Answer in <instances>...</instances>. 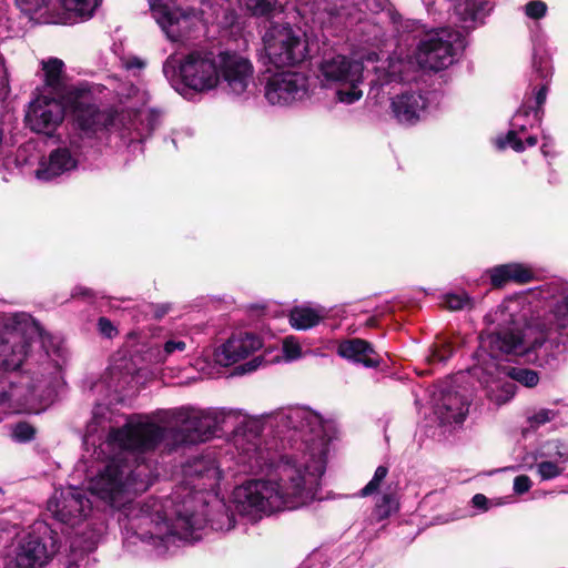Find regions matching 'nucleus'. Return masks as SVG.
Segmentation results:
<instances>
[{"label": "nucleus", "instance_id": "nucleus-1", "mask_svg": "<svg viewBox=\"0 0 568 568\" xmlns=\"http://www.w3.org/2000/svg\"><path fill=\"white\" fill-rule=\"evenodd\" d=\"M115 425L118 422L108 407L94 408L83 440L94 445L98 433H106L94 452L106 463L90 477V493L106 506L123 508L124 518L119 521L126 534L132 531L158 555L165 554L178 541L199 540L207 523V495L221 479L214 457L206 455L184 464L180 484L164 501L150 498L131 503L133 495L145 491L152 483L150 467L139 462L138 454L154 449L163 434L148 418L130 417L123 426Z\"/></svg>", "mask_w": 568, "mask_h": 568}, {"label": "nucleus", "instance_id": "nucleus-2", "mask_svg": "<svg viewBox=\"0 0 568 568\" xmlns=\"http://www.w3.org/2000/svg\"><path fill=\"white\" fill-rule=\"evenodd\" d=\"M265 423L278 433L294 430L298 439L290 452L270 448V457L255 444L243 450L242 462L252 471L267 469L264 477L246 480L233 491L235 510L251 521L316 499L336 436L335 425L307 407L280 408L265 415Z\"/></svg>", "mask_w": 568, "mask_h": 568}, {"label": "nucleus", "instance_id": "nucleus-3", "mask_svg": "<svg viewBox=\"0 0 568 568\" xmlns=\"http://www.w3.org/2000/svg\"><path fill=\"white\" fill-rule=\"evenodd\" d=\"M38 346L43 349L40 366L31 373L3 376L0 379V412L40 413L52 400L62 366L68 359L63 341L47 333L27 313H13L0 327V366L19 368Z\"/></svg>", "mask_w": 568, "mask_h": 568}, {"label": "nucleus", "instance_id": "nucleus-4", "mask_svg": "<svg viewBox=\"0 0 568 568\" xmlns=\"http://www.w3.org/2000/svg\"><path fill=\"white\" fill-rule=\"evenodd\" d=\"M518 311L519 302L506 298L485 315L486 331L480 335L477 362L483 359L484 354L500 353L526 355L538 366L550 365L555 358L542 349L545 333L530 325L521 327Z\"/></svg>", "mask_w": 568, "mask_h": 568}, {"label": "nucleus", "instance_id": "nucleus-5", "mask_svg": "<svg viewBox=\"0 0 568 568\" xmlns=\"http://www.w3.org/2000/svg\"><path fill=\"white\" fill-rule=\"evenodd\" d=\"M135 418H148L163 434L158 445L164 443L170 449L184 444L205 442L217 432L213 407L181 406L159 410L154 414V419L149 416Z\"/></svg>", "mask_w": 568, "mask_h": 568}, {"label": "nucleus", "instance_id": "nucleus-6", "mask_svg": "<svg viewBox=\"0 0 568 568\" xmlns=\"http://www.w3.org/2000/svg\"><path fill=\"white\" fill-rule=\"evenodd\" d=\"M59 537L48 525L38 523L18 532L6 547V562L12 568H43L59 551Z\"/></svg>", "mask_w": 568, "mask_h": 568}, {"label": "nucleus", "instance_id": "nucleus-7", "mask_svg": "<svg viewBox=\"0 0 568 568\" xmlns=\"http://www.w3.org/2000/svg\"><path fill=\"white\" fill-rule=\"evenodd\" d=\"M317 80L325 88L336 89V100L353 104L362 99L364 67L361 61L343 54L324 55L317 64Z\"/></svg>", "mask_w": 568, "mask_h": 568}, {"label": "nucleus", "instance_id": "nucleus-8", "mask_svg": "<svg viewBox=\"0 0 568 568\" xmlns=\"http://www.w3.org/2000/svg\"><path fill=\"white\" fill-rule=\"evenodd\" d=\"M466 47V38L460 31L442 28L424 36L415 50L419 69L440 71L452 65Z\"/></svg>", "mask_w": 568, "mask_h": 568}, {"label": "nucleus", "instance_id": "nucleus-9", "mask_svg": "<svg viewBox=\"0 0 568 568\" xmlns=\"http://www.w3.org/2000/svg\"><path fill=\"white\" fill-rule=\"evenodd\" d=\"M263 51L267 63L275 68L293 67L308 54L305 34L288 24H273L263 36Z\"/></svg>", "mask_w": 568, "mask_h": 568}, {"label": "nucleus", "instance_id": "nucleus-10", "mask_svg": "<svg viewBox=\"0 0 568 568\" xmlns=\"http://www.w3.org/2000/svg\"><path fill=\"white\" fill-rule=\"evenodd\" d=\"M109 89L112 90L122 105L118 110L122 123L130 126L135 140L141 142L154 129L155 118L150 111H141L140 108L148 102L145 91L139 89L131 82L118 78L109 80Z\"/></svg>", "mask_w": 568, "mask_h": 568}, {"label": "nucleus", "instance_id": "nucleus-11", "mask_svg": "<svg viewBox=\"0 0 568 568\" xmlns=\"http://www.w3.org/2000/svg\"><path fill=\"white\" fill-rule=\"evenodd\" d=\"M314 88V82L306 72L277 71L265 77L263 94L271 105L293 106L308 100Z\"/></svg>", "mask_w": 568, "mask_h": 568}, {"label": "nucleus", "instance_id": "nucleus-12", "mask_svg": "<svg viewBox=\"0 0 568 568\" xmlns=\"http://www.w3.org/2000/svg\"><path fill=\"white\" fill-rule=\"evenodd\" d=\"M72 116L79 129L85 134H95L105 130L110 133H118L129 143L136 141L130 126L122 123L118 110H100L89 102L88 97H81L75 101Z\"/></svg>", "mask_w": 568, "mask_h": 568}, {"label": "nucleus", "instance_id": "nucleus-13", "mask_svg": "<svg viewBox=\"0 0 568 568\" xmlns=\"http://www.w3.org/2000/svg\"><path fill=\"white\" fill-rule=\"evenodd\" d=\"M220 52L200 49L187 53L180 64L183 82L197 92H206L220 87Z\"/></svg>", "mask_w": 568, "mask_h": 568}, {"label": "nucleus", "instance_id": "nucleus-14", "mask_svg": "<svg viewBox=\"0 0 568 568\" xmlns=\"http://www.w3.org/2000/svg\"><path fill=\"white\" fill-rule=\"evenodd\" d=\"M255 69L252 61L232 51H220V87L229 94L247 98L254 90Z\"/></svg>", "mask_w": 568, "mask_h": 568}, {"label": "nucleus", "instance_id": "nucleus-15", "mask_svg": "<svg viewBox=\"0 0 568 568\" xmlns=\"http://www.w3.org/2000/svg\"><path fill=\"white\" fill-rule=\"evenodd\" d=\"M504 354H484L471 368V374L486 387L501 383L505 377L523 384L526 387H534L539 382L538 374L528 368L514 367L501 363L500 356Z\"/></svg>", "mask_w": 568, "mask_h": 568}, {"label": "nucleus", "instance_id": "nucleus-16", "mask_svg": "<svg viewBox=\"0 0 568 568\" xmlns=\"http://www.w3.org/2000/svg\"><path fill=\"white\" fill-rule=\"evenodd\" d=\"M47 508L57 520L74 527L88 518L92 511V504L82 489L68 487L55 490Z\"/></svg>", "mask_w": 568, "mask_h": 568}, {"label": "nucleus", "instance_id": "nucleus-17", "mask_svg": "<svg viewBox=\"0 0 568 568\" xmlns=\"http://www.w3.org/2000/svg\"><path fill=\"white\" fill-rule=\"evenodd\" d=\"M60 98L41 92L30 102L26 122L32 131L51 135L58 129L64 119V108Z\"/></svg>", "mask_w": 568, "mask_h": 568}, {"label": "nucleus", "instance_id": "nucleus-18", "mask_svg": "<svg viewBox=\"0 0 568 568\" xmlns=\"http://www.w3.org/2000/svg\"><path fill=\"white\" fill-rule=\"evenodd\" d=\"M81 155L80 145L72 140L69 145L58 146L47 158H42L34 171V176L41 182H50L69 174L77 170Z\"/></svg>", "mask_w": 568, "mask_h": 568}, {"label": "nucleus", "instance_id": "nucleus-19", "mask_svg": "<svg viewBox=\"0 0 568 568\" xmlns=\"http://www.w3.org/2000/svg\"><path fill=\"white\" fill-rule=\"evenodd\" d=\"M261 347L262 341L258 336L247 332H237L214 351V359L222 366H230L246 358Z\"/></svg>", "mask_w": 568, "mask_h": 568}, {"label": "nucleus", "instance_id": "nucleus-20", "mask_svg": "<svg viewBox=\"0 0 568 568\" xmlns=\"http://www.w3.org/2000/svg\"><path fill=\"white\" fill-rule=\"evenodd\" d=\"M392 112L403 124H415L428 113V98L418 91H407L392 99Z\"/></svg>", "mask_w": 568, "mask_h": 568}, {"label": "nucleus", "instance_id": "nucleus-21", "mask_svg": "<svg viewBox=\"0 0 568 568\" xmlns=\"http://www.w3.org/2000/svg\"><path fill=\"white\" fill-rule=\"evenodd\" d=\"M166 38L171 41H180L196 30L202 22L201 16L195 11L184 12L174 9L164 14L163 19H155Z\"/></svg>", "mask_w": 568, "mask_h": 568}, {"label": "nucleus", "instance_id": "nucleus-22", "mask_svg": "<svg viewBox=\"0 0 568 568\" xmlns=\"http://www.w3.org/2000/svg\"><path fill=\"white\" fill-rule=\"evenodd\" d=\"M434 413L442 424L462 423L468 413V399L456 390L443 389L435 402Z\"/></svg>", "mask_w": 568, "mask_h": 568}, {"label": "nucleus", "instance_id": "nucleus-23", "mask_svg": "<svg viewBox=\"0 0 568 568\" xmlns=\"http://www.w3.org/2000/svg\"><path fill=\"white\" fill-rule=\"evenodd\" d=\"M491 6L486 0H457L454 4L455 21L465 30L483 23Z\"/></svg>", "mask_w": 568, "mask_h": 568}, {"label": "nucleus", "instance_id": "nucleus-24", "mask_svg": "<svg viewBox=\"0 0 568 568\" xmlns=\"http://www.w3.org/2000/svg\"><path fill=\"white\" fill-rule=\"evenodd\" d=\"M337 354L347 361L362 364L365 367H377L381 363L379 356L371 344L361 338L342 341L338 344Z\"/></svg>", "mask_w": 568, "mask_h": 568}, {"label": "nucleus", "instance_id": "nucleus-25", "mask_svg": "<svg viewBox=\"0 0 568 568\" xmlns=\"http://www.w3.org/2000/svg\"><path fill=\"white\" fill-rule=\"evenodd\" d=\"M99 0H59L60 10L53 8V14L59 21L51 24H72L79 19L92 17Z\"/></svg>", "mask_w": 568, "mask_h": 568}, {"label": "nucleus", "instance_id": "nucleus-26", "mask_svg": "<svg viewBox=\"0 0 568 568\" xmlns=\"http://www.w3.org/2000/svg\"><path fill=\"white\" fill-rule=\"evenodd\" d=\"M529 109L521 108L515 114L511 122V130L507 133L505 139L497 140V146L499 149L506 148V145H510L516 152H523L525 150L524 142L520 138V134L526 132L528 128H532L534 124H539L541 121V115L539 114V110L534 111V121L527 122L526 118L529 115Z\"/></svg>", "mask_w": 568, "mask_h": 568}, {"label": "nucleus", "instance_id": "nucleus-27", "mask_svg": "<svg viewBox=\"0 0 568 568\" xmlns=\"http://www.w3.org/2000/svg\"><path fill=\"white\" fill-rule=\"evenodd\" d=\"M487 273L494 287H503L509 282L525 284L534 277L532 270L520 263L497 265L489 268Z\"/></svg>", "mask_w": 568, "mask_h": 568}, {"label": "nucleus", "instance_id": "nucleus-28", "mask_svg": "<svg viewBox=\"0 0 568 568\" xmlns=\"http://www.w3.org/2000/svg\"><path fill=\"white\" fill-rule=\"evenodd\" d=\"M418 69L415 54L413 57L402 58L400 54H393L387 60V67H378L377 72H382L379 80L383 83L393 81L408 80L412 72Z\"/></svg>", "mask_w": 568, "mask_h": 568}, {"label": "nucleus", "instance_id": "nucleus-29", "mask_svg": "<svg viewBox=\"0 0 568 568\" xmlns=\"http://www.w3.org/2000/svg\"><path fill=\"white\" fill-rule=\"evenodd\" d=\"M18 9L30 21L40 24H51L59 21L53 14V8L50 0H14Z\"/></svg>", "mask_w": 568, "mask_h": 568}, {"label": "nucleus", "instance_id": "nucleus-30", "mask_svg": "<svg viewBox=\"0 0 568 568\" xmlns=\"http://www.w3.org/2000/svg\"><path fill=\"white\" fill-rule=\"evenodd\" d=\"M42 70L44 73V88L42 92L57 97L63 95V67L64 63L58 58H50L42 61Z\"/></svg>", "mask_w": 568, "mask_h": 568}, {"label": "nucleus", "instance_id": "nucleus-31", "mask_svg": "<svg viewBox=\"0 0 568 568\" xmlns=\"http://www.w3.org/2000/svg\"><path fill=\"white\" fill-rule=\"evenodd\" d=\"M336 4V14L351 19L362 20L358 13H376L384 7V0H339Z\"/></svg>", "mask_w": 568, "mask_h": 568}, {"label": "nucleus", "instance_id": "nucleus-32", "mask_svg": "<svg viewBox=\"0 0 568 568\" xmlns=\"http://www.w3.org/2000/svg\"><path fill=\"white\" fill-rule=\"evenodd\" d=\"M287 0H243L245 11L255 18L272 19L286 9Z\"/></svg>", "mask_w": 568, "mask_h": 568}, {"label": "nucleus", "instance_id": "nucleus-33", "mask_svg": "<svg viewBox=\"0 0 568 568\" xmlns=\"http://www.w3.org/2000/svg\"><path fill=\"white\" fill-rule=\"evenodd\" d=\"M217 430L235 429L246 423L248 416L239 408L213 407Z\"/></svg>", "mask_w": 568, "mask_h": 568}, {"label": "nucleus", "instance_id": "nucleus-34", "mask_svg": "<svg viewBox=\"0 0 568 568\" xmlns=\"http://www.w3.org/2000/svg\"><path fill=\"white\" fill-rule=\"evenodd\" d=\"M324 318V311L307 306L295 307L291 311L290 323L296 329H308Z\"/></svg>", "mask_w": 568, "mask_h": 568}, {"label": "nucleus", "instance_id": "nucleus-35", "mask_svg": "<svg viewBox=\"0 0 568 568\" xmlns=\"http://www.w3.org/2000/svg\"><path fill=\"white\" fill-rule=\"evenodd\" d=\"M535 459L556 460L566 464L568 462V446L559 440L547 442L537 449Z\"/></svg>", "mask_w": 568, "mask_h": 568}, {"label": "nucleus", "instance_id": "nucleus-36", "mask_svg": "<svg viewBox=\"0 0 568 568\" xmlns=\"http://www.w3.org/2000/svg\"><path fill=\"white\" fill-rule=\"evenodd\" d=\"M534 68L541 80L545 82L541 84L539 90L536 93V104L538 106L537 110L540 111V106L544 104L547 98L548 92V81L547 79L551 75V65L547 58L534 55Z\"/></svg>", "mask_w": 568, "mask_h": 568}, {"label": "nucleus", "instance_id": "nucleus-37", "mask_svg": "<svg viewBox=\"0 0 568 568\" xmlns=\"http://www.w3.org/2000/svg\"><path fill=\"white\" fill-rule=\"evenodd\" d=\"M190 338L187 336H171L164 344L162 349L156 354L159 362H165L169 357L184 353L187 348Z\"/></svg>", "mask_w": 568, "mask_h": 568}, {"label": "nucleus", "instance_id": "nucleus-38", "mask_svg": "<svg viewBox=\"0 0 568 568\" xmlns=\"http://www.w3.org/2000/svg\"><path fill=\"white\" fill-rule=\"evenodd\" d=\"M398 509V503L396 497L390 494H384L375 505L373 516L376 520L381 521L388 518L393 513Z\"/></svg>", "mask_w": 568, "mask_h": 568}, {"label": "nucleus", "instance_id": "nucleus-39", "mask_svg": "<svg viewBox=\"0 0 568 568\" xmlns=\"http://www.w3.org/2000/svg\"><path fill=\"white\" fill-rule=\"evenodd\" d=\"M565 470V464L556 460L540 459L536 464V471L541 480H550L559 477Z\"/></svg>", "mask_w": 568, "mask_h": 568}, {"label": "nucleus", "instance_id": "nucleus-40", "mask_svg": "<svg viewBox=\"0 0 568 568\" xmlns=\"http://www.w3.org/2000/svg\"><path fill=\"white\" fill-rule=\"evenodd\" d=\"M37 429L28 422H18L10 426V436L17 443H27L34 439Z\"/></svg>", "mask_w": 568, "mask_h": 568}, {"label": "nucleus", "instance_id": "nucleus-41", "mask_svg": "<svg viewBox=\"0 0 568 568\" xmlns=\"http://www.w3.org/2000/svg\"><path fill=\"white\" fill-rule=\"evenodd\" d=\"M443 304L450 311H460L474 306L473 300L464 292L445 294L443 296Z\"/></svg>", "mask_w": 568, "mask_h": 568}, {"label": "nucleus", "instance_id": "nucleus-42", "mask_svg": "<svg viewBox=\"0 0 568 568\" xmlns=\"http://www.w3.org/2000/svg\"><path fill=\"white\" fill-rule=\"evenodd\" d=\"M388 474V468L386 466H378L374 473L373 478L368 481V484L361 489L359 496L367 497L378 491L383 480L386 478Z\"/></svg>", "mask_w": 568, "mask_h": 568}, {"label": "nucleus", "instance_id": "nucleus-43", "mask_svg": "<svg viewBox=\"0 0 568 568\" xmlns=\"http://www.w3.org/2000/svg\"><path fill=\"white\" fill-rule=\"evenodd\" d=\"M558 416V412L549 408H539L528 417L530 427L538 428L550 423Z\"/></svg>", "mask_w": 568, "mask_h": 568}, {"label": "nucleus", "instance_id": "nucleus-44", "mask_svg": "<svg viewBox=\"0 0 568 568\" xmlns=\"http://www.w3.org/2000/svg\"><path fill=\"white\" fill-rule=\"evenodd\" d=\"M554 325L557 329L568 328V295L552 311Z\"/></svg>", "mask_w": 568, "mask_h": 568}, {"label": "nucleus", "instance_id": "nucleus-45", "mask_svg": "<svg viewBox=\"0 0 568 568\" xmlns=\"http://www.w3.org/2000/svg\"><path fill=\"white\" fill-rule=\"evenodd\" d=\"M235 525L234 518L224 508L216 511L214 517L211 519V526L214 530L227 531Z\"/></svg>", "mask_w": 568, "mask_h": 568}, {"label": "nucleus", "instance_id": "nucleus-46", "mask_svg": "<svg viewBox=\"0 0 568 568\" xmlns=\"http://www.w3.org/2000/svg\"><path fill=\"white\" fill-rule=\"evenodd\" d=\"M453 355V347L448 342H442L438 345H435L428 357L430 363H442L447 361Z\"/></svg>", "mask_w": 568, "mask_h": 568}, {"label": "nucleus", "instance_id": "nucleus-47", "mask_svg": "<svg viewBox=\"0 0 568 568\" xmlns=\"http://www.w3.org/2000/svg\"><path fill=\"white\" fill-rule=\"evenodd\" d=\"M283 355L285 361L292 362L302 356V348L300 343L292 336L283 341Z\"/></svg>", "mask_w": 568, "mask_h": 568}, {"label": "nucleus", "instance_id": "nucleus-48", "mask_svg": "<svg viewBox=\"0 0 568 568\" xmlns=\"http://www.w3.org/2000/svg\"><path fill=\"white\" fill-rule=\"evenodd\" d=\"M175 0H149L154 19H163L164 14L171 13Z\"/></svg>", "mask_w": 568, "mask_h": 568}, {"label": "nucleus", "instance_id": "nucleus-49", "mask_svg": "<svg viewBox=\"0 0 568 568\" xmlns=\"http://www.w3.org/2000/svg\"><path fill=\"white\" fill-rule=\"evenodd\" d=\"M547 12V6L540 0L530 1L525 6V13L530 19H540Z\"/></svg>", "mask_w": 568, "mask_h": 568}, {"label": "nucleus", "instance_id": "nucleus-50", "mask_svg": "<svg viewBox=\"0 0 568 568\" xmlns=\"http://www.w3.org/2000/svg\"><path fill=\"white\" fill-rule=\"evenodd\" d=\"M531 479L527 475H520L514 479V491L517 495H523L531 488Z\"/></svg>", "mask_w": 568, "mask_h": 568}, {"label": "nucleus", "instance_id": "nucleus-51", "mask_svg": "<svg viewBox=\"0 0 568 568\" xmlns=\"http://www.w3.org/2000/svg\"><path fill=\"white\" fill-rule=\"evenodd\" d=\"M99 332L105 337H113L116 334V328L112 322L105 317H101L98 323Z\"/></svg>", "mask_w": 568, "mask_h": 568}, {"label": "nucleus", "instance_id": "nucleus-52", "mask_svg": "<svg viewBox=\"0 0 568 568\" xmlns=\"http://www.w3.org/2000/svg\"><path fill=\"white\" fill-rule=\"evenodd\" d=\"M471 504L475 508L479 509L480 511H487L490 508L489 499L483 494H476L471 498Z\"/></svg>", "mask_w": 568, "mask_h": 568}, {"label": "nucleus", "instance_id": "nucleus-53", "mask_svg": "<svg viewBox=\"0 0 568 568\" xmlns=\"http://www.w3.org/2000/svg\"><path fill=\"white\" fill-rule=\"evenodd\" d=\"M263 363V359L262 357H255L253 358L252 361L245 363L244 365L240 366L237 369L240 371L241 374H244V373H250V372H253L255 369H257Z\"/></svg>", "mask_w": 568, "mask_h": 568}, {"label": "nucleus", "instance_id": "nucleus-54", "mask_svg": "<svg viewBox=\"0 0 568 568\" xmlns=\"http://www.w3.org/2000/svg\"><path fill=\"white\" fill-rule=\"evenodd\" d=\"M151 310L155 318H162L164 315L169 313V311L171 310V305L166 303L155 304L151 305Z\"/></svg>", "mask_w": 568, "mask_h": 568}, {"label": "nucleus", "instance_id": "nucleus-55", "mask_svg": "<svg viewBox=\"0 0 568 568\" xmlns=\"http://www.w3.org/2000/svg\"><path fill=\"white\" fill-rule=\"evenodd\" d=\"M93 296H94L93 292L90 288L84 287V286H75L72 291V297L87 298V297H93Z\"/></svg>", "mask_w": 568, "mask_h": 568}, {"label": "nucleus", "instance_id": "nucleus-56", "mask_svg": "<svg viewBox=\"0 0 568 568\" xmlns=\"http://www.w3.org/2000/svg\"><path fill=\"white\" fill-rule=\"evenodd\" d=\"M8 83V72L4 65V61L0 55V88L6 87Z\"/></svg>", "mask_w": 568, "mask_h": 568}, {"label": "nucleus", "instance_id": "nucleus-57", "mask_svg": "<svg viewBox=\"0 0 568 568\" xmlns=\"http://www.w3.org/2000/svg\"><path fill=\"white\" fill-rule=\"evenodd\" d=\"M124 65H125L126 69H132V68L141 69L143 67V63L139 59L134 58L132 61L125 62Z\"/></svg>", "mask_w": 568, "mask_h": 568}, {"label": "nucleus", "instance_id": "nucleus-58", "mask_svg": "<svg viewBox=\"0 0 568 568\" xmlns=\"http://www.w3.org/2000/svg\"><path fill=\"white\" fill-rule=\"evenodd\" d=\"M537 144V138L535 135H529L526 138V141L524 143L525 148L526 146H535Z\"/></svg>", "mask_w": 568, "mask_h": 568}, {"label": "nucleus", "instance_id": "nucleus-59", "mask_svg": "<svg viewBox=\"0 0 568 568\" xmlns=\"http://www.w3.org/2000/svg\"><path fill=\"white\" fill-rule=\"evenodd\" d=\"M541 151H542V153H544V154H547V153H546V143H545V144H542V146H541Z\"/></svg>", "mask_w": 568, "mask_h": 568}]
</instances>
